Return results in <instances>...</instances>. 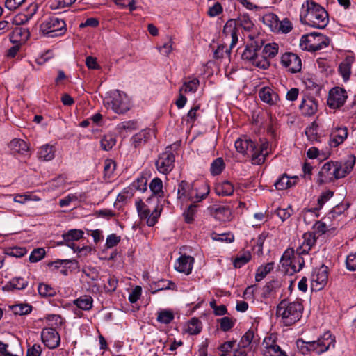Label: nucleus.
<instances>
[{"label":"nucleus","mask_w":356,"mask_h":356,"mask_svg":"<svg viewBox=\"0 0 356 356\" xmlns=\"http://www.w3.org/2000/svg\"><path fill=\"white\" fill-rule=\"evenodd\" d=\"M104 104L115 113L122 114L129 110V103L127 95L119 90H112L104 99Z\"/></svg>","instance_id":"nucleus-4"},{"label":"nucleus","mask_w":356,"mask_h":356,"mask_svg":"<svg viewBox=\"0 0 356 356\" xmlns=\"http://www.w3.org/2000/svg\"><path fill=\"white\" fill-rule=\"evenodd\" d=\"M195 189L191 188V186L186 181H181L178 186L177 195L178 198H186L190 200L194 199L193 193Z\"/></svg>","instance_id":"nucleus-27"},{"label":"nucleus","mask_w":356,"mask_h":356,"mask_svg":"<svg viewBox=\"0 0 356 356\" xmlns=\"http://www.w3.org/2000/svg\"><path fill=\"white\" fill-rule=\"evenodd\" d=\"M201 329L200 321L193 318L188 322L186 331L190 334H197L201 332Z\"/></svg>","instance_id":"nucleus-46"},{"label":"nucleus","mask_w":356,"mask_h":356,"mask_svg":"<svg viewBox=\"0 0 356 356\" xmlns=\"http://www.w3.org/2000/svg\"><path fill=\"white\" fill-rule=\"evenodd\" d=\"M225 163L222 158L216 159L211 165L210 171L213 175H220L225 168Z\"/></svg>","instance_id":"nucleus-43"},{"label":"nucleus","mask_w":356,"mask_h":356,"mask_svg":"<svg viewBox=\"0 0 356 356\" xmlns=\"http://www.w3.org/2000/svg\"><path fill=\"white\" fill-rule=\"evenodd\" d=\"M250 38L251 41L246 45L241 55L242 59L250 62L259 68L267 69L270 65V62L262 57L261 54V49L264 46L263 39L259 36L253 39L251 35H250Z\"/></svg>","instance_id":"nucleus-3"},{"label":"nucleus","mask_w":356,"mask_h":356,"mask_svg":"<svg viewBox=\"0 0 356 356\" xmlns=\"http://www.w3.org/2000/svg\"><path fill=\"white\" fill-rule=\"evenodd\" d=\"M292 29V24L287 19L285 18L282 21H278L277 31L276 32L281 31L283 33H287Z\"/></svg>","instance_id":"nucleus-56"},{"label":"nucleus","mask_w":356,"mask_h":356,"mask_svg":"<svg viewBox=\"0 0 356 356\" xmlns=\"http://www.w3.org/2000/svg\"><path fill=\"white\" fill-rule=\"evenodd\" d=\"M38 156L44 161H51L54 158V147L49 145L42 146L38 151Z\"/></svg>","instance_id":"nucleus-37"},{"label":"nucleus","mask_w":356,"mask_h":356,"mask_svg":"<svg viewBox=\"0 0 356 356\" xmlns=\"http://www.w3.org/2000/svg\"><path fill=\"white\" fill-rule=\"evenodd\" d=\"M150 132L151 131L149 129H145L135 134L131 138V141L134 147H137L141 144L146 143L150 136Z\"/></svg>","instance_id":"nucleus-35"},{"label":"nucleus","mask_w":356,"mask_h":356,"mask_svg":"<svg viewBox=\"0 0 356 356\" xmlns=\"http://www.w3.org/2000/svg\"><path fill=\"white\" fill-rule=\"evenodd\" d=\"M9 147L13 153L24 154L29 150L27 143L22 139H13L9 143Z\"/></svg>","instance_id":"nucleus-33"},{"label":"nucleus","mask_w":356,"mask_h":356,"mask_svg":"<svg viewBox=\"0 0 356 356\" xmlns=\"http://www.w3.org/2000/svg\"><path fill=\"white\" fill-rule=\"evenodd\" d=\"M304 10L305 24L319 29H324L328 24V13L318 3L312 0H307L302 6Z\"/></svg>","instance_id":"nucleus-1"},{"label":"nucleus","mask_w":356,"mask_h":356,"mask_svg":"<svg viewBox=\"0 0 356 356\" xmlns=\"http://www.w3.org/2000/svg\"><path fill=\"white\" fill-rule=\"evenodd\" d=\"M353 62L352 57H346L339 65V72L343 80L347 81L351 74V65Z\"/></svg>","instance_id":"nucleus-30"},{"label":"nucleus","mask_w":356,"mask_h":356,"mask_svg":"<svg viewBox=\"0 0 356 356\" xmlns=\"http://www.w3.org/2000/svg\"><path fill=\"white\" fill-rule=\"evenodd\" d=\"M149 188L153 193V195L149 197L147 200V202H149V201H156V202L158 203L159 199L156 197V195H158L159 197L163 196V182L161 179L157 177L153 179L150 182Z\"/></svg>","instance_id":"nucleus-21"},{"label":"nucleus","mask_w":356,"mask_h":356,"mask_svg":"<svg viewBox=\"0 0 356 356\" xmlns=\"http://www.w3.org/2000/svg\"><path fill=\"white\" fill-rule=\"evenodd\" d=\"M334 195V192L332 191H326L321 193L318 199V209H321L323 204L329 200Z\"/></svg>","instance_id":"nucleus-60"},{"label":"nucleus","mask_w":356,"mask_h":356,"mask_svg":"<svg viewBox=\"0 0 356 356\" xmlns=\"http://www.w3.org/2000/svg\"><path fill=\"white\" fill-rule=\"evenodd\" d=\"M260 99L270 105L275 104L279 100L278 95L270 88H262L259 92Z\"/></svg>","instance_id":"nucleus-22"},{"label":"nucleus","mask_w":356,"mask_h":356,"mask_svg":"<svg viewBox=\"0 0 356 356\" xmlns=\"http://www.w3.org/2000/svg\"><path fill=\"white\" fill-rule=\"evenodd\" d=\"M303 309L301 302L298 300L291 302L284 299L277 305L276 314L282 318V321L285 326H291L300 319Z\"/></svg>","instance_id":"nucleus-2"},{"label":"nucleus","mask_w":356,"mask_h":356,"mask_svg":"<svg viewBox=\"0 0 356 356\" xmlns=\"http://www.w3.org/2000/svg\"><path fill=\"white\" fill-rule=\"evenodd\" d=\"M273 266L274 264L273 262H270L264 266H259L257 270L255 280L257 282H259L264 279L266 275L273 269Z\"/></svg>","instance_id":"nucleus-42"},{"label":"nucleus","mask_w":356,"mask_h":356,"mask_svg":"<svg viewBox=\"0 0 356 356\" xmlns=\"http://www.w3.org/2000/svg\"><path fill=\"white\" fill-rule=\"evenodd\" d=\"M101 147L103 150L108 151L113 148L116 143V138L114 134H107L102 138Z\"/></svg>","instance_id":"nucleus-38"},{"label":"nucleus","mask_w":356,"mask_h":356,"mask_svg":"<svg viewBox=\"0 0 356 356\" xmlns=\"http://www.w3.org/2000/svg\"><path fill=\"white\" fill-rule=\"evenodd\" d=\"M318 182L319 184L332 182L336 179H341V175H339L337 162L330 161L325 163L318 172Z\"/></svg>","instance_id":"nucleus-9"},{"label":"nucleus","mask_w":356,"mask_h":356,"mask_svg":"<svg viewBox=\"0 0 356 356\" xmlns=\"http://www.w3.org/2000/svg\"><path fill=\"white\" fill-rule=\"evenodd\" d=\"M13 312L15 314L25 315L31 312L32 307L29 305H17L12 307Z\"/></svg>","instance_id":"nucleus-55"},{"label":"nucleus","mask_w":356,"mask_h":356,"mask_svg":"<svg viewBox=\"0 0 356 356\" xmlns=\"http://www.w3.org/2000/svg\"><path fill=\"white\" fill-rule=\"evenodd\" d=\"M329 44V39L319 33H312L301 38L300 46L303 50L316 51Z\"/></svg>","instance_id":"nucleus-5"},{"label":"nucleus","mask_w":356,"mask_h":356,"mask_svg":"<svg viewBox=\"0 0 356 356\" xmlns=\"http://www.w3.org/2000/svg\"><path fill=\"white\" fill-rule=\"evenodd\" d=\"M234 145L237 152L249 156V152L254 151V143L250 139L238 138Z\"/></svg>","instance_id":"nucleus-24"},{"label":"nucleus","mask_w":356,"mask_h":356,"mask_svg":"<svg viewBox=\"0 0 356 356\" xmlns=\"http://www.w3.org/2000/svg\"><path fill=\"white\" fill-rule=\"evenodd\" d=\"M300 109L304 115L311 116L317 111V104L312 98L302 100L300 105Z\"/></svg>","instance_id":"nucleus-26"},{"label":"nucleus","mask_w":356,"mask_h":356,"mask_svg":"<svg viewBox=\"0 0 356 356\" xmlns=\"http://www.w3.org/2000/svg\"><path fill=\"white\" fill-rule=\"evenodd\" d=\"M268 143H263L259 147L254 143V151L249 152V156L251 157L252 163L254 165H261L264 163L266 156L268 155Z\"/></svg>","instance_id":"nucleus-15"},{"label":"nucleus","mask_w":356,"mask_h":356,"mask_svg":"<svg viewBox=\"0 0 356 356\" xmlns=\"http://www.w3.org/2000/svg\"><path fill=\"white\" fill-rule=\"evenodd\" d=\"M116 167V164L114 161L111 159H106L104 165V172L106 177H110Z\"/></svg>","instance_id":"nucleus-57"},{"label":"nucleus","mask_w":356,"mask_h":356,"mask_svg":"<svg viewBox=\"0 0 356 356\" xmlns=\"http://www.w3.org/2000/svg\"><path fill=\"white\" fill-rule=\"evenodd\" d=\"M251 259V254L249 252L238 255L233 261L234 268H239L247 264Z\"/></svg>","instance_id":"nucleus-44"},{"label":"nucleus","mask_w":356,"mask_h":356,"mask_svg":"<svg viewBox=\"0 0 356 356\" xmlns=\"http://www.w3.org/2000/svg\"><path fill=\"white\" fill-rule=\"evenodd\" d=\"M38 290L39 294L43 297L54 296L56 293L51 286L43 283L39 284Z\"/></svg>","instance_id":"nucleus-47"},{"label":"nucleus","mask_w":356,"mask_h":356,"mask_svg":"<svg viewBox=\"0 0 356 356\" xmlns=\"http://www.w3.org/2000/svg\"><path fill=\"white\" fill-rule=\"evenodd\" d=\"M93 300L90 296H83L74 300V304L83 310H90L92 307Z\"/></svg>","instance_id":"nucleus-36"},{"label":"nucleus","mask_w":356,"mask_h":356,"mask_svg":"<svg viewBox=\"0 0 356 356\" xmlns=\"http://www.w3.org/2000/svg\"><path fill=\"white\" fill-rule=\"evenodd\" d=\"M173 318V314L171 312L167 310L160 312L157 316V321L165 324L170 323Z\"/></svg>","instance_id":"nucleus-51"},{"label":"nucleus","mask_w":356,"mask_h":356,"mask_svg":"<svg viewBox=\"0 0 356 356\" xmlns=\"http://www.w3.org/2000/svg\"><path fill=\"white\" fill-rule=\"evenodd\" d=\"M199 85V79L197 78H193L191 80L184 82L179 89V92H195L197 90Z\"/></svg>","instance_id":"nucleus-41"},{"label":"nucleus","mask_w":356,"mask_h":356,"mask_svg":"<svg viewBox=\"0 0 356 356\" xmlns=\"http://www.w3.org/2000/svg\"><path fill=\"white\" fill-rule=\"evenodd\" d=\"M136 207L140 219L146 220V223L148 226L152 227L157 222L162 211L161 206L157 205L155 207L150 213V209L142 200L139 199L136 202Z\"/></svg>","instance_id":"nucleus-7"},{"label":"nucleus","mask_w":356,"mask_h":356,"mask_svg":"<svg viewBox=\"0 0 356 356\" xmlns=\"http://www.w3.org/2000/svg\"><path fill=\"white\" fill-rule=\"evenodd\" d=\"M150 288L152 290V293H155L157 291L166 290V289H172L175 290L176 289V285L172 281L166 280H161L158 282H154L150 284Z\"/></svg>","instance_id":"nucleus-31"},{"label":"nucleus","mask_w":356,"mask_h":356,"mask_svg":"<svg viewBox=\"0 0 356 356\" xmlns=\"http://www.w3.org/2000/svg\"><path fill=\"white\" fill-rule=\"evenodd\" d=\"M355 163V157L353 155H350L343 164H341L340 162H337V166L339 169V175H341V178L346 177L351 172Z\"/></svg>","instance_id":"nucleus-28"},{"label":"nucleus","mask_w":356,"mask_h":356,"mask_svg":"<svg viewBox=\"0 0 356 356\" xmlns=\"http://www.w3.org/2000/svg\"><path fill=\"white\" fill-rule=\"evenodd\" d=\"M69 264H77V261L75 260L71 259H57L54 261H50L47 264V266L49 268H52V270H56L60 268L61 266H66Z\"/></svg>","instance_id":"nucleus-50"},{"label":"nucleus","mask_w":356,"mask_h":356,"mask_svg":"<svg viewBox=\"0 0 356 356\" xmlns=\"http://www.w3.org/2000/svg\"><path fill=\"white\" fill-rule=\"evenodd\" d=\"M175 157L174 154L166 149L159 154L155 165L157 170L162 174L167 175L170 172L175 166Z\"/></svg>","instance_id":"nucleus-10"},{"label":"nucleus","mask_w":356,"mask_h":356,"mask_svg":"<svg viewBox=\"0 0 356 356\" xmlns=\"http://www.w3.org/2000/svg\"><path fill=\"white\" fill-rule=\"evenodd\" d=\"M348 131L346 127L336 128L331 134L330 145L337 147L347 138Z\"/></svg>","instance_id":"nucleus-23"},{"label":"nucleus","mask_w":356,"mask_h":356,"mask_svg":"<svg viewBox=\"0 0 356 356\" xmlns=\"http://www.w3.org/2000/svg\"><path fill=\"white\" fill-rule=\"evenodd\" d=\"M278 53V45L276 43H269L261 49V56L268 60L275 57Z\"/></svg>","instance_id":"nucleus-34"},{"label":"nucleus","mask_w":356,"mask_h":356,"mask_svg":"<svg viewBox=\"0 0 356 356\" xmlns=\"http://www.w3.org/2000/svg\"><path fill=\"white\" fill-rule=\"evenodd\" d=\"M346 267L348 270L354 271L356 270V253L350 254L346 258Z\"/></svg>","instance_id":"nucleus-64"},{"label":"nucleus","mask_w":356,"mask_h":356,"mask_svg":"<svg viewBox=\"0 0 356 356\" xmlns=\"http://www.w3.org/2000/svg\"><path fill=\"white\" fill-rule=\"evenodd\" d=\"M298 177H289L286 174H283L275 183L277 190H285L296 184Z\"/></svg>","instance_id":"nucleus-25"},{"label":"nucleus","mask_w":356,"mask_h":356,"mask_svg":"<svg viewBox=\"0 0 356 356\" xmlns=\"http://www.w3.org/2000/svg\"><path fill=\"white\" fill-rule=\"evenodd\" d=\"M44 256L45 250L44 248H36L31 252L29 256V261L31 262H37L43 259Z\"/></svg>","instance_id":"nucleus-54"},{"label":"nucleus","mask_w":356,"mask_h":356,"mask_svg":"<svg viewBox=\"0 0 356 356\" xmlns=\"http://www.w3.org/2000/svg\"><path fill=\"white\" fill-rule=\"evenodd\" d=\"M346 99V91L343 88L335 87L329 92L327 104L332 108H338L344 104Z\"/></svg>","instance_id":"nucleus-12"},{"label":"nucleus","mask_w":356,"mask_h":356,"mask_svg":"<svg viewBox=\"0 0 356 356\" xmlns=\"http://www.w3.org/2000/svg\"><path fill=\"white\" fill-rule=\"evenodd\" d=\"M265 349L263 356H287L286 353L281 350L280 346L270 339H265L264 341Z\"/></svg>","instance_id":"nucleus-20"},{"label":"nucleus","mask_w":356,"mask_h":356,"mask_svg":"<svg viewBox=\"0 0 356 356\" xmlns=\"http://www.w3.org/2000/svg\"><path fill=\"white\" fill-rule=\"evenodd\" d=\"M302 238V245L296 250V253L298 254H307L316 242V237L313 232L305 233Z\"/></svg>","instance_id":"nucleus-19"},{"label":"nucleus","mask_w":356,"mask_h":356,"mask_svg":"<svg viewBox=\"0 0 356 356\" xmlns=\"http://www.w3.org/2000/svg\"><path fill=\"white\" fill-rule=\"evenodd\" d=\"M43 343L50 349L58 347L60 344V336L54 328H44L41 332Z\"/></svg>","instance_id":"nucleus-14"},{"label":"nucleus","mask_w":356,"mask_h":356,"mask_svg":"<svg viewBox=\"0 0 356 356\" xmlns=\"http://www.w3.org/2000/svg\"><path fill=\"white\" fill-rule=\"evenodd\" d=\"M279 19L275 14L268 13L263 17V22L268 26L272 31H277Z\"/></svg>","instance_id":"nucleus-39"},{"label":"nucleus","mask_w":356,"mask_h":356,"mask_svg":"<svg viewBox=\"0 0 356 356\" xmlns=\"http://www.w3.org/2000/svg\"><path fill=\"white\" fill-rule=\"evenodd\" d=\"M234 191L233 184L228 181H224L218 183L215 186L216 193L221 196H229L233 194Z\"/></svg>","instance_id":"nucleus-29"},{"label":"nucleus","mask_w":356,"mask_h":356,"mask_svg":"<svg viewBox=\"0 0 356 356\" xmlns=\"http://www.w3.org/2000/svg\"><path fill=\"white\" fill-rule=\"evenodd\" d=\"M235 20L237 22V26H241L245 31H250L254 26V24L252 22L248 15H243Z\"/></svg>","instance_id":"nucleus-45"},{"label":"nucleus","mask_w":356,"mask_h":356,"mask_svg":"<svg viewBox=\"0 0 356 356\" xmlns=\"http://www.w3.org/2000/svg\"><path fill=\"white\" fill-rule=\"evenodd\" d=\"M83 235V232L81 229H71L67 233L63 234V243L67 245L69 248L74 250V252H81L84 248L80 249L76 248L74 241H78L81 238Z\"/></svg>","instance_id":"nucleus-17"},{"label":"nucleus","mask_w":356,"mask_h":356,"mask_svg":"<svg viewBox=\"0 0 356 356\" xmlns=\"http://www.w3.org/2000/svg\"><path fill=\"white\" fill-rule=\"evenodd\" d=\"M254 332L252 330H248L242 337L240 341V345L243 348L248 347L251 343V342L254 341Z\"/></svg>","instance_id":"nucleus-52"},{"label":"nucleus","mask_w":356,"mask_h":356,"mask_svg":"<svg viewBox=\"0 0 356 356\" xmlns=\"http://www.w3.org/2000/svg\"><path fill=\"white\" fill-rule=\"evenodd\" d=\"M311 352H314L318 355L325 353L330 348L335 346V339L330 332H325L317 340L310 341Z\"/></svg>","instance_id":"nucleus-8"},{"label":"nucleus","mask_w":356,"mask_h":356,"mask_svg":"<svg viewBox=\"0 0 356 356\" xmlns=\"http://www.w3.org/2000/svg\"><path fill=\"white\" fill-rule=\"evenodd\" d=\"M118 284V280L115 277H110L108 279L107 284L104 285V290L107 293H112L115 291Z\"/></svg>","instance_id":"nucleus-59"},{"label":"nucleus","mask_w":356,"mask_h":356,"mask_svg":"<svg viewBox=\"0 0 356 356\" xmlns=\"http://www.w3.org/2000/svg\"><path fill=\"white\" fill-rule=\"evenodd\" d=\"M28 282L24 280L22 277H15L12 279L8 284H7L4 288L8 290L10 289H17L22 290L26 287Z\"/></svg>","instance_id":"nucleus-40"},{"label":"nucleus","mask_w":356,"mask_h":356,"mask_svg":"<svg viewBox=\"0 0 356 356\" xmlns=\"http://www.w3.org/2000/svg\"><path fill=\"white\" fill-rule=\"evenodd\" d=\"M193 261V257L191 256L182 255L175 262V268L176 270L180 273H184L186 275H188L192 270Z\"/></svg>","instance_id":"nucleus-18"},{"label":"nucleus","mask_w":356,"mask_h":356,"mask_svg":"<svg viewBox=\"0 0 356 356\" xmlns=\"http://www.w3.org/2000/svg\"><path fill=\"white\" fill-rule=\"evenodd\" d=\"M294 251L293 249L288 248L280 259V264L282 266L288 267L291 266V258L293 257Z\"/></svg>","instance_id":"nucleus-48"},{"label":"nucleus","mask_w":356,"mask_h":356,"mask_svg":"<svg viewBox=\"0 0 356 356\" xmlns=\"http://www.w3.org/2000/svg\"><path fill=\"white\" fill-rule=\"evenodd\" d=\"M40 30L43 34L49 35L53 38L65 33L66 24L63 19L54 16L42 22L40 24Z\"/></svg>","instance_id":"nucleus-6"},{"label":"nucleus","mask_w":356,"mask_h":356,"mask_svg":"<svg viewBox=\"0 0 356 356\" xmlns=\"http://www.w3.org/2000/svg\"><path fill=\"white\" fill-rule=\"evenodd\" d=\"M211 211L216 218L220 220H229L230 219L231 210L228 207L213 206Z\"/></svg>","instance_id":"nucleus-32"},{"label":"nucleus","mask_w":356,"mask_h":356,"mask_svg":"<svg viewBox=\"0 0 356 356\" xmlns=\"http://www.w3.org/2000/svg\"><path fill=\"white\" fill-rule=\"evenodd\" d=\"M292 211L291 207H289L286 209H277L276 210V214L282 221H284L291 216Z\"/></svg>","instance_id":"nucleus-61"},{"label":"nucleus","mask_w":356,"mask_h":356,"mask_svg":"<svg viewBox=\"0 0 356 356\" xmlns=\"http://www.w3.org/2000/svg\"><path fill=\"white\" fill-rule=\"evenodd\" d=\"M222 34L228 38H231L230 49H232L238 42L237 22L235 19H229L225 24Z\"/></svg>","instance_id":"nucleus-16"},{"label":"nucleus","mask_w":356,"mask_h":356,"mask_svg":"<svg viewBox=\"0 0 356 356\" xmlns=\"http://www.w3.org/2000/svg\"><path fill=\"white\" fill-rule=\"evenodd\" d=\"M281 63L291 73L298 72L302 68L301 59L297 54L291 52H286L282 54Z\"/></svg>","instance_id":"nucleus-11"},{"label":"nucleus","mask_w":356,"mask_h":356,"mask_svg":"<svg viewBox=\"0 0 356 356\" xmlns=\"http://www.w3.org/2000/svg\"><path fill=\"white\" fill-rule=\"evenodd\" d=\"M197 205L196 204H191L186 211H185L183 213L184 217V220L187 223H191L194 220V216L196 213Z\"/></svg>","instance_id":"nucleus-53"},{"label":"nucleus","mask_w":356,"mask_h":356,"mask_svg":"<svg viewBox=\"0 0 356 356\" xmlns=\"http://www.w3.org/2000/svg\"><path fill=\"white\" fill-rule=\"evenodd\" d=\"M220 324V329L223 332H227L232 329L236 323V319L225 316L219 320Z\"/></svg>","instance_id":"nucleus-49"},{"label":"nucleus","mask_w":356,"mask_h":356,"mask_svg":"<svg viewBox=\"0 0 356 356\" xmlns=\"http://www.w3.org/2000/svg\"><path fill=\"white\" fill-rule=\"evenodd\" d=\"M310 341H305L302 339L296 341V346L298 350L302 354H307L311 352Z\"/></svg>","instance_id":"nucleus-58"},{"label":"nucleus","mask_w":356,"mask_h":356,"mask_svg":"<svg viewBox=\"0 0 356 356\" xmlns=\"http://www.w3.org/2000/svg\"><path fill=\"white\" fill-rule=\"evenodd\" d=\"M8 345L0 341V356H22V350H19V353H12L7 350Z\"/></svg>","instance_id":"nucleus-63"},{"label":"nucleus","mask_w":356,"mask_h":356,"mask_svg":"<svg viewBox=\"0 0 356 356\" xmlns=\"http://www.w3.org/2000/svg\"><path fill=\"white\" fill-rule=\"evenodd\" d=\"M328 279L327 267L322 266L315 270L312 275V290L319 291L322 289L327 284Z\"/></svg>","instance_id":"nucleus-13"},{"label":"nucleus","mask_w":356,"mask_h":356,"mask_svg":"<svg viewBox=\"0 0 356 356\" xmlns=\"http://www.w3.org/2000/svg\"><path fill=\"white\" fill-rule=\"evenodd\" d=\"M42 353V347L39 344H33L29 346L26 351V356H40Z\"/></svg>","instance_id":"nucleus-62"}]
</instances>
